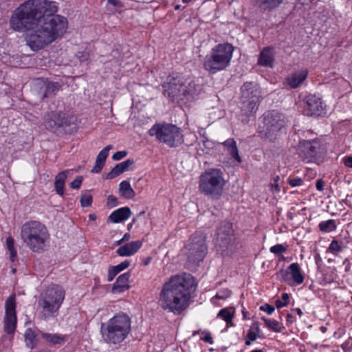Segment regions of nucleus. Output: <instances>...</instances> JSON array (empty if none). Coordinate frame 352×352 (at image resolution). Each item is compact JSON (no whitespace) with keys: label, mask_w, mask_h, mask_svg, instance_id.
Masks as SVG:
<instances>
[{"label":"nucleus","mask_w":352,"mask_h":352,"mask_svg":"<svg viewBox=\"0 0 352 352\" xmlns=\"http://www.w3.org/2000/svg\"><path fill=\"white\" fill-rule=\"evenodd\" d=\"M92 203V196L90 194L85 193L81 195L80 204L83 208L89 207Z\"/></svg>","instance_id":"obj_37"},{"label":"nucleus","mask_w":352,"mask_h":352,"mask_svg":"<svg viewBox=\"0 0 352 352\" xmlns=\"http://www.w3.org/2000/svg\"><path fill=\"white\" fill-rule=\"evenodd\" d=\"M151 260H152V258H151V257H148V258H146V260L144 261V265H148V263H151Z\"/></svg>","instance_id":"obj_61"},{"label":"nucleus","mask_w":352,"mask_h":352,"mask_svg":"<svg viewBox=\"0 0 352 352\" xmlns=\"http://www.w3.org/2000/svg\"><path fill=\"white\" fill-rule=\"evenodd\" d=\"M10 252V260L14 262L16 258V255H17V253H16V250L15 249H13Z\"/></svg>","instance_id":"obj_55"},{"label":"nucleus","mask_w":352,"mask_h":352,"mask_svg":"<svg viewBox=\"0 0 352 352\" xmlns=\"http://www.w3.org/2000/svg\"><path fill=\"white\" fill-rule=\"evenodd\" d=\"M274 62V54L272 49L270 47H265L260 53L258 64L263 67H272Z\"/></svg>","instance_id":"obj_22"},{"label":"nucleus","mask_w":352,"mask_h":352,"mask_svg":"<svg viewBox=\"0 0 352 352\" xmlns=\"http://www.w3.org/2000/svg\"><path fill=\"white\" fill-rule=\"evenodd\" d=\"M188 267H192L202 261L207 254L206 236L202 234H194L184 248Z\"/></svg>","instance_id":"obj_11"},{"label":"nucleus","mask_w":352,"mask_h":352,"mask_svg":"<svg viewBox=\"0 0 352 352\" xmlns=\"http://www.w3.org/2000/svg\"><path fill=\"white\" fill-rule=\"evenodd\" d=\"M307 76V72L305 70L299 71L292 74L287 78V82L291 88H297Z\"/></svg>","instance_id":"obj_23"},{"label":"nucleus","mask_w":352,"mask_h":352,"mask_svg":"<svg viewBox=\"0 0 352 352\" xmlns=\"http://www.w3.org/2000/svg\"><path fill=\"white\" fill-rule=\"evenodd\" d=\"M82 179V176L76 177V178L70 183V187L74 189H78L81 186Z\"/></svg>","instance_id":"obj_43"},{"label":"nucleus","mask_w":352,"mask_h":352,"mask_svg":"<svg viewBox=\"0 0 352 352\" xmlns=\"http://www.w3.org/2000/svg\"><path fill=\"white\" fill-rule=\"evenodd\" d=\"M41 337L49 342L50 344H63L66 339V336H62L59 334H52L48 333H42Z\"/></svg>","instance_id":"obj_30"},{"label":"nucleus","mask_w":352,"mask_h":352,"mask_svg":"<svg viewBox=\"0 0 352 352\" xmlns=\"http://www.w3.org/2000/svg\"><path fill=\"white\" fill-rule=\"evenodd\" d=\"M279 180H280V177L278 175L274 178L273 183L272 184V189L273 190L277 191V192H279L280 190V188L279 182H278Z\"/></svg>","instance_id":"obj_47"},{"label":"nucleus","mask_w":352,"mask_h":352,"mask_svg":"<svg viewBox=\"0 0 352 352\" xmlns=\"http://www.w3.org/2000/svg\"><path fill=\"white\" fill-rule=\"evenodd\" d=\"M24 336L27 346L33 348L36 341V336L34 331L29 328L25 331Z\"/></svg>","instance_id":"obj_34"},{"label":"nucleus","mask_w":352,"mask_h":352,"mask_svg":"<svg viewBox=\"0 0 352 352\" xmlns=\"http://www.w3.org/2000/svg\"><path fill=\"white\" fill-rule=\"evenodd\" d=\"M261 320H263L265 325L270 329L275 332H281L284 328L283 326L276 320L267 319L265 317H262Z\"/></svg>","instance_id":"obj_33"},{"label":"nucleus","mask_w":352,"mask_h":352,"mask_svg":"<svg viewBox=\"0 0 352 352\" xmlns=\"http://www.w3.org/2000/svg\"><path fill=\"white\" fill-rule=\"evenodd\" d=\"M131 214L129 207H122L114 210L109 216V220L112 223H120L128 219Z\"/></svg>","instance_id":"obj_20"},{"label":"nucleus","mask_w":352,"mask_h":352,"mask_svg":"<svg viewBox=\"0 0 352 352\" xmlns=\"http://www.w3.org/2000/svg\"><path fill=\"white\" fill-rule=\"evenodd\" d=\"M324 111L321 99L314 95H309L305 98L304 112L309 116H319Z\"/></svg>","instance_id":"obj_16"},{"label":"nucleus","mask_w":352,"mask_h":352,"mask_svg":"<svg viewBox=\"0 0 352 352\" xmlns=\"http://www.w3.org/2000/svg\"><path fill=\"white\" fill-rule=\"evenodd\" d=\"M263 119V126L259 127V134L271 142L275 141L286 126L285 116L276 111H272L265 113Z\"/></svg>","instance_id":"obj_10"},{"label":"nucleus","mask_w":352,"mask_h":352,"mask_svg":"<svg viewBox=\"0 0 352 352\" xmlns=\"http://www.w3.org/2000/svg\"><path fill=\"white\" fill-rule=\"evenodd\" d=\"M155 135L170 147L179 146L184 142L182 129L172 124L155 125Z\"/></svg>","instance_id":"obj_12"},{"label":"nucleus","mask_w":352,"mask_h":352,"mask_svg":"<svg viewBox=\"0 0 352 352\" xmlns=\"http://www.w3.org/2000/svg\"><path fill=\"white\" fill-rule=\"evenodd\" d=\"M65 296V290L58 285H52L43 290L37 301L41 319L46 320L56 317Z\"/></svg>","instance_id":"obj_6"},{"label":"nucleus","mask_w":352,"mask_h":352,"mask_svg":"<svg viewBox=\"0 0 352 352\" xmlns=\"http://www.w3.org/2000/svg\"><path fill=\"white\" fill-rule=\"evenodd\" d=\"M270 251L272 253H274L275 254H278L283 252H285L287 251V247L284 246L282 244H277L274 246H272L270 248Z\"/></svg>","instance_id":"obj_39"},{"label":"nucleus","mask_w":352,"mask_h":352,"mask_svg":"<svg viewBox=\"0 0 352 352\" xmlns=\"http://www.w3.org/2000/svg\"><path fill=\"white\" fill-rule=\"evenodd\" d=\"M328 250L334 253L341 252L342 250V248L336 240H333L329 245Z\"/></svg>","instance_id":"obj_40"},{"label":"nucleus","mask_w":352,"mask_h":352,"mask_svg":"<svg viewBox=\"0 0 352 352\" xmlns=\"http://www.w3.org/2000/svg\"><path fill=\"white\" fill-rule=\"evenodd\" d=\"M141 241H134L120 246L117 249L116 253L120 256H131L135 254L142 247Z\"/></svg>","instance_id":"obj_18"},{"label":"nucleus","mask_w":352,"mask_h":352,"mask_svg":"<svg viewBox=\"0 0 352 352\" xmlns=\"http://www.w3.org/2000/svg\"><path fill=\"white\" fill-rule=\"evenodd\" d=\"M203 146L207 151L213 147V143L208 139L203 140Z\"/></svg>","instance_id":"obj_52"},{"label":"nucleus","mask_w":352,"mask_h":352,"mask_svg":"<svg viewBox=\"0 0 352 352\" xmlns=\"http://www.w3.org/2000/svg\"><path fill=\"white\" fill-rule=\"evenodd\" d=\"M195 287V278L190 274L173 276L164 284L159 305L164 310L179 315L189 306L191 292Z\"/></svg>","instance_id":"obj_2"},{"label":"nucleus","mask_w":352,"mask_h":352,"mask_svg":"<svg viewBox=\"0 0 352 352\" xmlns=\"http://www.w3.org/2000/svg\"><path fill=\"white\" fill-rule=\"evenodd\" d=\"M131 330V320L128 314L120 312L101 324L100 334L102 340L110 345H120Z\"/></svg>","instance_id":"obj_3"},{"label":"nucleus","mask_w":352,"mask_h":352,"mask_svg":"<svg viewBox=\"0 0 352 352\" xmlns=\"http://www.w3.org/2000/svg\"><path fill=\"white\" fill-rule=\"evenodd\" d=\"M288 270H289L290 274L293 280L298 285H300L304 281V276L301 273L300 268L298 263H292Z\"/></svg>","instance_id":"obj_28"},{"label":"nucleus","mask_w":352,"mask_h":352,"mask_svg":"<svg viewBox=\"0 0 352 352\" xmlns=\"http://www.w3.org/2000/svg\"><path fill=\"white\" fill-rule=\"evenodd\" d=\"M119 192L122 197L126 199H133L135 195V191L127 181L120 182L119 185Z\"/></svg>","instance_id":"obj_29"},{"label":"nucleus","mask_w":352,"mask_h":352,"mask_svg":"<svg viewBox=\"0 0 352 352\" xmlns=\"http://www.w3.org/2000/svg\"><path fill=\"white\" fill-rule=\"evenodd\" d=\"M318 227L320 231L323 232H331L337 228V224L334 219H329L327 221H321Z\"/></svg>","instance_id":"obj_32"},{"label":"nucleus","mask_w":352,"mask_h":352,"mask_svg":"<svg viewBox=\"0 0 352 352\" xmlns=\"http://www.w3.org/2000/svg\"><path fill=\"white\" fill-rule=\"evenodd\" d=\"M126 155L127 152L125 151H117L113 155L112 159L115 161H118L126 157Z\"/></svg>","instance_id":"obj_45"},{"label":"nucleus","mask_w":352,"mask_h":352,"mask_svg":"<svg viewBox=\"0 0 352 352\" xmlns=\"http://www.w3.org/2000/svg\"><path fill=\"white\" fill-rule=\"evenodd\" d=\"M303 179L300 177L288 178V183L292 187L300 186L303 184Z\"/></svg>","instance_id":"obj_42"},{"label":"nucleus","mask_w":352,"mask_h":352,"mask_svg":"<svg viewBox=\"0 0 352 352\" xmlns=\"http://www.w3.org/2000/svg\"><path fill=\"white\" fill-rule=\"evenodd\" d=\"M222 144L227 148L228 153L232 158H234L239 163L242 162V160L239 155L236 142L233 138H229Z\"/></svg>","instance_id":"obj_24"},{"label":"nucleus","mask_w":352,"mask_h":352,"mask_svg":"<svg viewBox=\"0 0 352 352\" xmlns=\"http://www.w3.org/2000/svg\"><path fill=\"white\" fill-rule=\"evenodd\" d=\"M60 89L58 82H49L45 85V92L42 96V99L55 95Z\"/></svg>","instance_id":"obj_31"},{"label":"nucleus","mask_w":352,"mask_h":352,"mask_svg":"<svg viewBox=\"0 0 352 352\" xmlns=\"http://www.w3.org/2000/svg\"><path fill=\"white\" fill-rule=\"evenodd\" d=\"M57 7L47 0H29L13 12L10 25L18 32H26V41L33 50H38L63 35L67 20L54 15Z\"/></svg>","instance_id":"obj_1"},{"label":"nucleus","mask_w":352,"mask_h":352,"mask_svg":"<svg viewBox=\"0 0 352 352\" xmlns=\"http://www.w3.org/2000/svg\"><path fill=\"white\" fill-rule=\"evenodd\" d=\"M252 352H263L262 350L258 349V350H254Z\"/></svg>","instance_id":"obj_64"},{"label":"nucleus","mask_w":352,"mask_h":352,"mask_svg":"<svg viewBox=\"0 0 352 352\" xmlns=\"http://www.w3.org/2000/svg\"><path fill=\"white\" fill-rule=\"evenodd\" d=\"M256 5L263 10H271L278 7L285 0H254Z\"/></svg>","instance_id":"obj_26"},{"label":"nucleus","mask_w":352,"mask_h":352,"mask_svg":"<svg viewBox=\"0 0 352 352\" xmlns=\"http://www.w3.org/2000/svg\"><path fill=\"white\" fill-rule=\"evenodd\" d=\"M216 243L219 247H227L234 239L232 224L229 221H222L216 232Z\"/></svg>","instance_id":"obj_15"},{"label":"nucleus","mask_w":352,"mask_h":352,"mask_svg":"<svg viewBox=\"0 0 352 352\" xmlns=\"http://www.w3.org/2000/svg\"><path fill=\"white\" fill-rule=\"evenodd\" d=\"M234 47L229 43L218 44L212 47L204 60L203 66L210 74L226 69L230 64Z\"/></svg>","instance_id":"obj_7"},{"label":"nucleus","mask_w":352,"mask_h":352,"mask_svg":"<svg viewBox=\"0 0 352 352\" xmlns=\"http://www.w3.org/2000/svg\"><path fill=\"white\" fill-rule=\"evenodd\" d=\"M131 238V235L129 233L124 234L122 238L118 241V244H120L122 242L128 241Z\"/></svg>","instance_id":"obj_56"},{"label":"nucleus","mask_w":352,"mask_h":352,"mask_svg":"<svg viewBox=\"0 0 352 352\" xmlns=\"http://www.w3.org/2000/svg\"><path fill=\"white\" fill-rule=\"evenodd\" d=\"M316 189L322 191L324 189V182L322 179H318L316 184Z\"/></svg>","instance_id":"obj_53"},{"label":"nucleus","mask_w":352,"mask_h":352,"mask_svg":"<svg viewBox=\"0 0 352 352\" xmlns=\"http://www.w3.org/2000/svg\"><path fill=\"white\" fill-rule=\"evenodd\" d=\"M290 274L289 270H280L278 275L280 276L282 280L286 281L288 279L289 274Z\"/></svg>","instance_id":"obj_49"},{"label":"nucleus","mask_w":352,"mask_h":352,"mask_svg":"<svg viewBox=\"0 0 352 352\" xmlns=\"http://www.w3.org/2000/svg\"><path fill=\"white\" fill-rule=\"evenodd\" d=\"M135 161L133 159H128L121 163L116 164L111 170L107 174V179H113L122 173L129 170L130 167L133 166Z\"/></svg>","instance_id":"obj_19"},{"label":"nucleus","mask_w":352,"mask_h":352,"mask_svg":"<svg viewBox=\"0 0 352 352\" xmlns=\"http://www.w3.org/2000/svg\"><path fill=\"white\" fill-rule=\"evenodd\" d=\"M118 204V199L113 195H109L107 197V206L109 207H114Z\"/></svg>","instance_id":"obj_48"},{"label":"nucleus","mask_w":352,"mask_h":352,"mask_svg":"<svg viewBox=\"0 0 352 352\" xmlns=\"http://www.w3.org/2000/svg\"><path fill=\"white\" fill-rule=\"evenodd\" d=\"M323 152L320 141L314 140L311 141H302L299 144V155L305 162H315L318 161Z\"/></svg>","instance_id":"obj_13"},{"label":"nucleus","mask_w":352,"mask_h":352,"mask_svg":"<svg viewBox=\"0 0 352 352\" xmlns=\"http://www.w3.org/2000/svg\"><path fill=\"white\" fill-rule=\"evenodd\" d=\"M5 316L3 318L4 331L8 334H14L17 323L14 296H10L7 298L5 303Z\"/></svg>","instance_id":"obj_14"},{"label":"nucleus","mask_w":352,"mask_h":352,"mask_svg":"<svg viewBox=\"0 0 352 352\" xmlns=\"http://www.w3.org/2000/svg\"><path fill=\"white\" fill-rule=\"evenodd\" d=\"M20 236L25 246L36 253L43 252L50 239L45 225L34 220L28 221L22 225Z\"/></svg>","instance_id":"obj_4"},{"label":"nucleus","mask_w":352,"mask_h":352,"mask_svg":"<svg viewBox=\"0 0 352 352\" xmlns=\"http://www.w3.org/2000/svg\"><path fill=\"white\" fill-rule=\"evenodd\" d=\"M203 340L205 341L206 342H208L210 344H212L213 343L212 338L211 334L210 333H206V335L203 338Z\"/></svg>","instance_id":"obj_54"},{"label":"nucleus","mask_w":352,"mask_h":352,"mask_svg":"<svg viewBox=\"0 0 352 352\" xmlns=\"http://www.w3.org/2000/svg\"><path fill=\"white\" fill-rule=\"evenodd\" d=\"M230 294L231 292L229 290L220 291L216 294L215 298L218 299H226L230 296Z\"/></svg>","instance_id":"obj_46"},{"label":"nucleus","mask_w":352,"mask_h":352,"mask_svg":"<svg viewBox=\"0 0 352 352\" xmlns=\"http://www.w3.org/2000/svg\"><path fill=\"white\" fill-rule=\"evenodd\" d=\"M281 298L284 300V302H288L289 295L287 293L282 294Z\"/></svg>","instance_id":"obj_59"},{"label":"nucleus","mask_w":352,"mask_h":352,"mask_svg":"<svg viewBox=\"0 0 352 352\" xmlns=\"http://www.w3.org/2000/svg\"><path fill=\"white\" fill-rule=\"evenodd\" d=\"M112 148L113 146L111 145H108L105 146L102 151H100L96 159L105 163L106 159L109 155V152Z\"/></svg>","instance_id":"obj_36"},{"label":"nucleus","mask_w":352,"mask_h":352,"mask_svg":"<svg viewBox=\"0 0 352 352\" xmlns=\"http://www.w3.org/2000/svg\"><path fill=\"white\" fill-rule=\"evenodd\" d=\"M252 342V340H250L246 338V340H245L246 345H250Z\"/></svg>","instance_id":"obj_63"},{"label":"nucleus","mask_w":352,"mask_h":352,"mask_svg":"<svg viewBox=\"0 0 352 352\" xmlns=\"http://www.w3.org/2000/svg\"><path fill=\"white\" fill-rule=\"evenodd\" d=\"M148 133L151 136L154 135V126L150 129Z\"/></svg>","instance_id":"obj_62"},{"label":"nucleus","mask_w":352,"mask_h":352,"mask_svg":"<svg viewBox=\"0 0 352 352\" xmlns=\"http://www.w3.org/2000/svg\"><path fill=\"white\" fill-rule=\"evenodd\" d=\"M6 247L8 251H10L14 248V241L12 237L9 236L6 239Z\"/></svg>","instance_id":"obj_50"},{"label":"nucleus","mask_w":352,"mask_h":352,"mask_svg":"<svg viewBox=\"0 0 352 352\" xmlns=\"http://www.w3.org/2000/svg\"><path fill=\"white\" fill-rule=\"evenodd\" d=\"M277 308H281L287 305V302H282L280 300H276L275 302Z\"/></svg>","instance_id":"obj_57"},{"label":"nucleus","mask_w":352,"mask_h":352,"mask_svg":"<svg viewBox=\"0 0 352 352\" xmlns=\"http://www.w3.org/2000/svg\"><path fill=\"white\" fill-rule=\"evenodd\" d=\"M129 277L130 274L129 273H124L120 275L113 285L112 292L113 293H122L128 289L129 288Z\"/></svg>","instance_id":"obj_21"},{"label":"nucleus","mask_w":352,"mask_h":352,"mask_svg":"<svg viewBox=\"0 0 352 352\" xmlns=\"http://www.w3.org/2000/svg\"><path fill=\"white\" fill-rule=\"evenodd\" d=\"M293 316L290 314H287V324H292L293 322Z\"/></svg>","instance_id":"obj_58"},{"label":"nucleus","mask_w":352,"mask_h":352,"mask_svg":"<svg viewBox=\"0 0 352 352\" xmlns=\"http://www.w3.org/2000/svg\"><path fill=\"white\" fill-rule=\"evenodd\" d=\"M261 100V93L257 84L246 82L241 87L239 115L244 123L249 122L250 117H254Z\"/></svg>","instance_id":"obj_8"},{"label":"nucleus","mask_w":352,"mask_h":352,"mask_svg":"<svg viewBox=\"0 0 352 352\" xmlns=\"http://www.w3.org/2000/svg\"><path fill=\"white\" fill-rule=\"evenodd\" d=\"M104 164L105 163H104L103 162L96 159L95 165L91 169V172L92 173H99L102 170Z\"/></svg>","instance_id":"obj_41"},{"label":"nucleus","mask_w":352,"mask_h":352,"mask_svg":"<svg viewBox=\"0 0 352 352\" xmlns=\"http://www.w3.org/2000/svg\"><path fill=\"white\" fill-rule=\"evenodd\" d=\"M69 170L59 173L55 177L54 186L58 195L62 196L64 194V186L67 179Z\"/></svg>","instance_id":"obj_25"},{"label":"nucleus","mask_w":352,"mask_h":352,"mask_svg":"<svg viewBox=\"0 0 352 352\" xmlns=\"http://www.w3.org/2000/svg\"><path fill=\"white\" fill-rule=\"evenodd\" d=\"M217 317L223 319L226 323L231 324L232 318L234 317V313L230 312L227 308H224L220 310L217 314Z\"/></svg>","instance_id":"obj_35"},{"label":"nucleus","mask_w":352,"mask_h":352,"mask_svg":"<svg viewBox=\"0 0 352 352\" xmlns=\"http://www.w3.org/2000/svg\"><path fill=\"white\" fill-rule=\"evenodd\" d=\"M68 124V120L65 114L61 112H51L46 118L45 126L51 131H55L58 128Z\"/></svg>","instance_id":"obj_17"},{"label":"nucleus","mask_w":352,"mask_h":352,"mask_svg":"<svg viewBox=\"0 0 352 352\" xmlns=\"http://www.w3.org/2000/svg\"><path fill=\"white\" fill-rule=\"evenodd\" d=\"M130 264V260H125L117 265L111 267L108 271V281H111L118 273L126 269Z\"/></svg>","instance_id":"obj_27"},{"label":"nucleus","mask_w":352,"mask_h":352,"mask_svg":"<svg viewBox=\"0 0 352 352\" xmlns=\"http://www.w3.org/2000/svg\"><path fill=\"white\" fill-rule=\"evenodd\" d=\"M258 331L259 327H258V325H256L255 323L253 324V325L251 327V329L248 331L247 333V338L250 340L254 341L257 338L256 333H258Z\"/></svg>","instance_id":"obj_38"},{"label":"nucleus","mask_w":352,"mask_h":352,"mask_svg":"<svg viewBox=\"0 0 352 352\" xmlns=\"http://www.w3.org/2000/svg\"><path fill=\"white\" fill-rule=\"evenodd\" d=\"M225 185L223 173L220 169L212 168L199 177V190L206 195L218 199L222 194Z\"/></svg>","instance_id":"obj_9"},{"label":"nucleus","mask_w":352,"mask_h":352,"mask_svg":"<svg viewBox=\"0 0 352 352\" xmlns=\"http://www.w3.org/2000/svg\"><path fill=\"white\" fill-rule=\"evenodd\" d=\"M260 309L263 311H265L269 315L272 314L275 310V309L273 306H272L267 303H265V304L263 305L262 306H261Z\"/></svg>","instance_id":"obj_44"},{"label":"nucleus","mask_w":352,"mask_h":352,"mask_svg":"<svg viewBox=\"0 0 352 352\" xmlns=\"http://www.w3.org/2000/svg\"><path fill=\"white\" fill-rule=\"evenodd\" d=\"M343 164L349 168H352V157L346 156L342 159Z\"/></svg>","instance_id":"obj_51"},{"label":"nucleus","mask_w":352,"mask_h":352,"mask_svg":"<svg viewBox=\"0 0 352 352\" xmlns=\"http://www.w3.org/2000/svg\"><path fill=\"white\" fill-rule=\"evenodd\" d=\"M162 87L164 96L177 103L193 100L201 93L200 87L193 80L179 76H168Z\"/></svg>","instance_id":"obj_5"},{"label":"nucleus","mask_w":352,"mask_h":352,"mask_svg":"<svg viewBox=\"0 0 352 352\" xmlns=\"http://www.w3.org/2000/svg\"><path fill=\"white\" fill-rule=\"evenodd\" d=\"M293 311H296L297 313V314L301 317L302 315V310L300 309V308H295V309H292Z\"/></svg>","instance_id":"obj_60"}]
</instances>
